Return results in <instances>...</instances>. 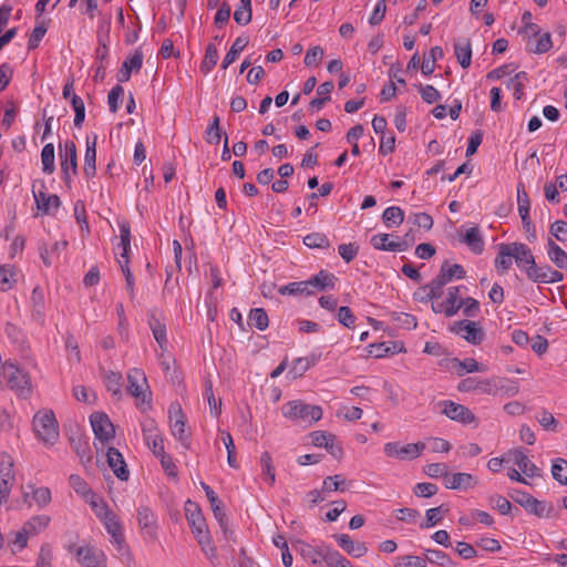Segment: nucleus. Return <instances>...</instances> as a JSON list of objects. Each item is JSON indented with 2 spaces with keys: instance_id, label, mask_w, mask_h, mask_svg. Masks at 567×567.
<instances>
[{
  "instance_id": "7c9ffc66",
  "label": "nucleus",
  "mask_w": 567,
  "mask_h": 567,
  "mask_svg": "<svg viewBox=\"0 0 567 567\" xmlns=\"http://www.w3.org/2000/svg\"><path fill=\"white\" fill-rule=\"evenodd\" d=\"M69 483L76 494L82 496L85 501L90 502L92 507L97 506V503L95 501V494L93 493L89 484L80 475L72 474L69 477Z\"/></svg>"
},
{
  "instance_id": "e2e57ef3",
  "label": "nucleus",
  "mask_w": 567,
  "mask_h": 567,
  "mask_svg": "<svg viewBox=\"0 0 567 567\" xmlns=\"http://www.w3.org/2000/svg\"><path fill=\"white\" fill-rule=\"evenodd\" d=\"M71 105L74 110V125L76 127H81L83 122H84V118H85V105H84V102L83 100L76 95V94H72V97H71Z\"/></svg>"
},
{
  "instance_id": "a878e982",
  "label": "nucleus",
  "mask_w": 567,
  "mask_h": 567,
  "mask_svg": "<svg viewBox=\"0 0 567 567\" xmlns=\"http://www.w3.org/2000/svg\"><path fill=\"white\" fill-rule=\"evenodd\" d=\"M96 142L97 135L86 137V148L84 155L83 171L87 178H91L96 173Z\"/></svg>"
},
{
  "instance_id": "79ce46f5",
  "label": "nucleus",
  "mask_w": 567,
  "mask_h": 567,
  "mask_svg": "<svg viewBox=\"0 0 567 567\" xmlns=\"http://www.w3.org/2000/svg\"><path fill=\"white\" fill-rule=\"evenodd\" d=\"M51 518L48 515H37L27 520L23 525L25 533L30 536H34L43 532L50 524Z\"/></svg>"
},
{
  "instance_id": "72a5a7b5",
  "label": "nucleus",
  "mask_w": 567,
  "mask_h": 567,
  "mask_svg": "<svg viewBox=\"0 0 567 567\" xmlns=\"http://www.w3.org/2000/svg\"><path fill=\"white\" fill-rule=\"evenodd\" d=\"M466 272L463 266L458 264L443 262L440 269V274L436 276L441 284L447 285L453 279H463Z\"/></svg>"
},
{
  "instance_id": "b1692460",
  "label": "nucleus",
  "mask_w": 567,
  "mask_h": 567,
  "mask_svg": "<svg viewBox=\"0 0 567 567\" xmlns=\"http://www.w3.org/2000/svg\"><path fill=\"white\" fill-rule=\"evenodd\" d=\"M477 484V480L470 473H454L447 472L444 481V486L450 489H468Z\"/></svg>"
},
{
  "instance_id": "680f3d73",
  "label": "nucleus",
  "mask_w": 567,
  "mask_h": 567,
  "mask_svg": "<svg viewBox=\"0 0 567 567\" xmlns=\"http://www.w3.org/2000/svg\"><path fill=\"white\" fill-rule=\"evenodd\" d=\"M220 435H221V442L224 443V445L227 450V462L230 467L237 468L238 463L235 457V444H234L233 436L230 435V433H228L226 431H221Z\"/></svg>"
},
{
  "instance_id": "c03bdc74",
  "label": "nucleus",
  "mask_w": 567,
  "mask_h": 567,
  "mask_svg": "<svg viewBox=\"0 0 567 567\" xmlns=\"http://www.w3.org/2000/svg\"><path fill=\"white\" fill-rule=\"evenodd\" d=\"M333 82L327 81L319 85L317 93L319 97L310 102V107L315 111H320L326 102L330 101V93L333 90Z\"/></svg>"
},
{
  "instance_id": "864d4df0",
  "label": "nucleus",
  "mask_w": 567,
  "mask_h": 567,
  "mask_svg": "<svg viewBox=\"0 0 567 567\" xmlns=\"http://www.w3.org/2000/svg\"><path fill=\"white\" fill-rule=\"evenodd\" d=\"M278 292L282 296H309L308 287L306 280L303 281H293L288 285L281 286L278 288Z\"/></svg>"
},
{
  "instance_id": "412c9836",
  "label": "nucleus",
  "mask_w": 567,
  "mask_h": 567,
  "mask_svg": "<svg viewBox=\"0 0 567 567\" xmlns=\"http://www.w3.org/2000/svg\"><path fill=\"white\" fill-rule=\"evenodd\" d=\"M457 389L461 392H477L481 394L493 395L492 378H466L458 383Z\"/></svg>"
},
{
  "instance_id": "a211bd4d",
  "label": "nucleus",
  "mask_w": 567,
  "mask_h": 567,
  "mask_svg": "<svg viewBox=\"0 0 567 567\" xmlns=\"http://www.w3.org/2000/svg\"><path fill=\"white\" fill-rule=\"evenodd\" d=\"M509 245L517 267L527 275L529 267L536 264L530 248L523 243H509Z\"/></svg>"
},
{
  "instance_id": "393cba45",
  "label": "nucleus",
  "mask_w": 567,
  "mask_h": 567,
  "mask_svg": "<svg viewBox=\"0 0 567 567\" xmlns=\"http://www.w3.org/2000/svg\"><path fill=\"white\" fill-rule=\"evenodd\" d=\"M334 538L338 543V545L350 556L354 558H360L364 556L368 551V547L364 543L354 542L349 535L347 534H338L334 535Z\"/></svg>"
},
{
  "instance_id": "37998d69",
  "label": "nucleus",
  "mask_w": 567,
  "mask_h": 567,
  "mask_svg": "<svg viewBox=\"0 0 567 567\" xmlns=\"http://www.w3.org/2000/svg\"><path fill=\"white\" fill-rule=\"evenodd\" d=\"M382 220L388 228L398 227L404 220V212L399 206H391L384 209Z\"/></svg>"
},
{
  "instance_id": "6e6d98bb",
  "label": "nucleus",
  "mask_w": 567,
  "mask_h": 567,
  "mask_svg": "<svg viewBox=\"0 0 567 567\" xmlns=\"http://www.w3.org/2000/svg\"><path fill=\"white\" fill-rule=\"evenodd\" d=\"M553 47L551 37L550 34L544 33L539 34L538 39L535 41V45L533 47V43L529 41L527 44V48L530 52L542 54L548 52Z\"/></svg>"
},
{
  "instance_id": "2eb2a0df",
  "label": "nucleus",
  "mask_w": 567,
  "mask_h": 567,
  "mask_svg": "<svg viewBox=\"0 0 567 567\" xmlns=\"http://www.w3.org/2000/svg\"><path fill=\"white\" fill-rule=\"evenodd\" d=\"M171 432L182 444H185L188 436L186 435L185 425L186 417L183 413L182 406L178 403H172L168 409Z\"/></svg>"
},
{
  "instance_id": "5701e85b",
  "label": "nucleus",
  "mask_w": 567,
  "mask_h": 567,
  "mask_svg": "<svg viewBox=\"0 0 567 567\" xmlns=\"http://www.w3.org/2000/svg\"><path fill=\"white\" fill-rule=\"evenodd\" d=\"M106 457L109 466L112 468L115 476L121 481H126L128 478L130 472L120 451L115 447H110L107 450Z\"/></svg>"
},
{
  "instance_id": "4d7b16f0",
  "label": "nucleus",
  "mask_w": 567,
  "mask_h": 567,
  "mask_svg": "<svg viewBox=\"0 0 567 567\" xmlns=\"http://www.w3.org/2000/svg\"><path fill=\"white\" fill-rule=\"evenodd\" d=\"M303 244L309 248L327 249L330 247L328 237L322 233H311L305 236Z\"/></svg>"
},
{
  "instance_id": "cd10ccee",
  "label": "nucleus",
  "mask_w": 567,
  "mask_h": 567,
  "mask_svg": "<svg viewBox=\"0 0 567 567\" xmlns=\"http://www.w3.org/2000/svg\"><path fill=\"white\" fill-rule=\"evenodd\" d=\"M493 395L503 394L507 398L515 396L519 391V383L517 380L507 378L493 377L492 378Z\"/></svg>"
},
{
  "instance_id": "f03ea898",
  "label": "nucleus",
  "mask_w": 567,
  "mask_h": 567,
  "mask_svg": "<svg viewBox=\"0 0 567 567\" xmlns=\"http://www.w3.org/2000/svg\"><path fill=\"white\" fill-rule=\"evenodd\" d=\"M1 374L6 379L8 386L19 396L27 398L31 393V377L16 362L8 360L1 363Z\"/></svg>"
},
{
  "instance_id": "4c0bfd02",
  "label": "nucleus",
  "mask_w": 567,
  "mask_h": 567,
  "mask_svg": "<svg viewBox=\"0 0 567 567\" xmlns=\"http://www.w3.org/2000/svg\"><path fill=\"white\" fill-rule=\"evenodd\" d=\"M512 259H514L511 245L509 244H499L498 252L494 260V265L496 270L503 275L508 271L512 267Z\"/></svg>"
},
{
  "instance_id": "4468645a",
  "label": "nucleus",
  "mask_w": 567,
  "mask_h": 567,
  "mask_svg": "<svg viewBox=\"0 0 567 567\" xmlns=\"http://www.w3.org/2000/svg\"><path fill=\"white\" fill-rule=\"evenodd\" d=\"M142 432L147 446L154 455L165 451L163 436L153 419H146L142 422Z\"/></svg>"
},
{
  "instance_id": "bb28decb",
  "label": "nucleus",
  "mask_w": 567,
  "mask_h": 567,
  "mask_svg": "<svg viewBox=\"0 0 567 567\" xmlns=\"http://www.w3.org/2000/svg\"><path fill=\"white\" fill-rule=\"evenodd\" d=\"M34 200L38 209L43 215H50L54 213L61 205V200L58 195L48 194L45 192H33Z\"/></svg>"
},
{
  "instance_id": "2f4dec72",
  "label": "nucleus",
  "mask_w": 567,
  "mask_h": 567,
  "mask_svg": "<svg viewBox=\"0 0 567 567\" xmlns=\"http://www.w3.org/2000/svg\"><path fill=\"white\" fill-rule=\"evenodd\" d=\"M148 326L152 330L153 337L158 343L162 350H166L167 348V329L166 324L157 318L154 313L148 316Z\"/></svg>"
},
{
  "instance_id": "774afa93",
  "label": "nucleus",
  "mask_w": 567,
  "mask_h": 567,
  "mask_svg": "<svg viewBox=\"0 0 567 567\" xmlns=\"http://www.w3.org/2000/svg\"><path fill=\"white\" fill-rule=\"evenodd\" d=\"M458 305H462L463 315L467 318L476 317L480 312V302L472 297L460 298Z\"/></svg>"
},
{
  "instance_id": "dca6fc26",
  "label": "nucleus",
  "mask_w": 567,
  "mask_h": 567,
  "mask_svg": "<svg viewBox=\"0 0 567 567\" xmlns=\"http://www.w3.org/2000/svg\"><path fill=\"white\" fill-rule=\"evenodd\" d=\"M507 462H513L526 477L540 475L539 468L528 458L520 449H512L506 453Z\"/></svg>"
},
{
  "instance_id": "7ed1b4c3",
  "label": "nucleus",
  "mask_w": 567,
  "mask_h": 567,
  "mask_svg": "<svg viewBox=\"0 0 567 567\" xmlns=\"http://www.w3.org/2000/svg\"><path fill=\"white\" fill-rule=\"evenodd\" d=\"M131 249V229L127 224L120 226V243L115 248V255L118 256V265L125 277L126 290L131 299L135 297V282L133 274L128 267V251Z\"/></svg>"
},
{
  "instance_id": "052dcab7",
  "label": "nucleus",
  "mask_w": 567,
  "mask_h": 567,
  "mask_svg": "<svg viewBox=\"0 0 567 567\" xmlns=\"http://www.w3.org/2000/svg\"><path fill=\"white\" fill-rule=\"evenodd\" d=\"M527 81V73L522 71L507 82V87L513 91L515 99L519 100L523 95L524 83Z\"/></svg>"
},
{
  "instance_id": "9b49d317",
  "label": "nucleus",
  "mask_w": 567,
  "mask_h": 567,
  "mask_svg": "<svg viewBox=\"0 0 567 567\" xmlns=\"http://www.w3.org/2000/svg\"><path fill=\"white\" fill-rule=\"evenodd\" d=\"M437 406L441 408V413L452 421L460 422L464 425L476 421L474 413L468 408L454 401H441L437 403Z\"/></svg>"
},
{
  "instance_id": "e433bc0d",
  "label": "nucleus",
  "mask_w": 567,
  "mask_h": 567,
  "mask_svg": "<svg viewBox=\"0 0 567 567\" xmlns=\"http://www.w3.org/2000/svg\"><path fill=\"white\" fill-rule=\"evenodd\" d=\"M462 241L476 255L482 254L484 250V239L477 226L466 229Z\"/></svg>"
},
{
  "instance_id": "69168bd1",
  "label": "nucleus",
  "mask_w": 567,
  "mask_h": 567,
  "mask_svg": "<svg viewBox=\"0 0 567 567\" xmlns=\"http://www.w3.org/2000/svg\"><path fill=\"white\" fill-rule=\"evenodd\" d=\"M344 483L346 481L341 475L327 476L322 482L323 492L327 494L337 491L343 492L346 489Z\"/></svg>"
},
{
  "instance_id": "49530a36",
  "label": "nucleus",
  "mask_w": 567,
  "mask_h": 567,
  "mask_svg": "<svg viewBox=\"0 0 567 567\" xmlns=\"http://www.w3.org/2000/svg\"><path fill=\"white\" fill-rule=\"evenodd\" d=\"M261 475L262 478L272 486L276 482L275 467L272 464V457L268 452H264L260 456Z\"/></svg>"
},
{
  "instance_id": "ea45409f",
  "label": "nucleus",
  "mask_w": 567,
  "mask_h": 567,
  "mask_svg": "<svg viewBox=\"0 0 567 567\" xmlns=\"http://www.w3.org/2000/svg\"><path fill=\"white\" fill-rule=\"evenodd\" d=\"M299 553L305 560L312 565H318L324 561L326 547H315L306 543H300Z\"/></svg>"
},
{
  "instance_id": "423d86ee",
  "label": "nucleus",
  "mask_w": 567,
  "mask_h": 567,
  "mask_svg": "<svg viewBox=\"0 0 567 567\" xmlns=\"http://www.w3.org/2000/svg\"><path fill=\"white\" fill-rule=\"evenodd\" d=\"M425 449V443H409L401 445L399 442H388L383 446V451L388 457L398 458L400 461H412L417 458Z\"/></svg>"
},
{
  "instance_id": "3c124183",
  "label": "nucleus",
  "mask_w": 567,
  "mask_h": 567,
  "mask_svg": "<svg viewBox=\"0 0 567 567\" xmlns=\"http://www.w3.org/2000/svg\"><path fill=\"white\" fill-rule=\"evenodd\" d=\"M251 0H240V6L234 12V20L240 25H247L251 21Z\"/></svg>"
},
{
  "instance_id": "f704fd0d",
  "label": "nucleus",
  "mask_w": 567,
  "mask_h": 567,
  "mask_svg": "<svg viewBox=\"0 0 567 567\" xmlns=\"http://www.w3.org/2000/svg\"><path fill=\"white\" fill-rule=\"evenodd\" d=\"M318 360L319 357L315 354L295 359L288 371V375L292 379L302 377L311 367L318 362Z\"/></svg>"
},
{
  "instance_id": "4be33fe9",
  "label": "nucleus",
  "mask_w": 567,
  "mask_h": 567,
  "mask_svg": "<svg viewBox=\"0 0 567 567\" xmlns=\"http://www.w3.org/2000/svg\"><path fill=\"white\" fill-rule=\"evenodd\" d=\"M371 245L378 250L404 251L408 244L403 240H393L389 234H378L371 237Z\"/></svg>"
},
{
  "instance_id": "f257e3e1",
  "label": "nucleus",
  "mask_w": 567,
  "mask_h": 567,
  "mask_svg": "<svg viewBox=\"0 0 567 567\" xmlns=\"http://www.w3.org/2000/svg\"><path fill=\"white\" fill-rule=\"evenodd\" d=\"M282 415L293 422L311 425L322 417L319 405L308 404L301 400H292L281 406Z\"/></svg>"
},
{
  "instance_id": "9d476101",
  "label": "nucleus",
  "mask_w": 567,
  "mask_h": 567,
  "mask_svg": "<svg viewBox=\"0 0 567 567\" xmlns=\"http://www.w3.org/2000/svg\"><path fill=\"white\" fill-rule=\"evenodd\" d=\"M60 159L63 179L69 184L78 172L76 146L73 141H65L63 147L60 145Z\"/></svg>"
},
{
  "instance_id": "6e6552de",
  "label": "nucleus",
  "mask_w": 567,
  "mask_h": 567,
  "mask_svg": "<svg viewBox=\"0 0 567 567\" xmlns=\"http://www.w3.org/2000/svg\"><path fill=\"white\" fill-rule=\"evenodd\" d=\"M148 384L145 373L137 368L131 369L127 372V391L133 395L141 404H151V400H147Z\"/></svg>"
},
{
  "instance_id": "13d9d810",
  "label": "nucleus",
  "mask_w": 567,
  "mask_h": 567,
  "mask_svg": "<svg viewBox=\"0 0 567 567\" xmlns=\"http://www.w3.org/2000/svg\"><path fill=\"white\" fill-rule=\"evenodd\" d=\"M427 559L421 556L404 555L396 558L394 567H426Z\"/></svg>"
},
{
  "instance_id": "c9c22d12",
  "label": "nucleus",
  "mask_w": 567,
  "mask_h": 567,
  "mask_svg": "<svg viewBox=\"0 0 567 567\" xmlns=\"http://www.w3.org/2000/svg\"><path fill=\"white\" fill-rule=\"evenodd\" d=\"M546 250L549 260L559 269H567V252L551 238L547 239Z\"/></svg>"
},
{
  "instance_id": "c85d7f7f",
  "label": "nucleus",
  "mask_w": 567,
  "mask_h": 567,
  "mask_svg": "<svg viewBox=\"0 0 567 567\" xmlns=\"http://www.w3.org/2000/svg\"><path fill=\"white\" fill-rule=\"evenodd\" d=\"M102 509H104V517H103L104 526H105L107 533L111 534L114 543L118 547H121L124 542L123 535L121 532V524H120L116 515L113 512H111L106 505H103Z\"/></svg>"
},
{
  "instance_id": "f8f14e48",
  "label": "nucleus",
  "mask_w": 567,
  "mask_h": 567,
  "mask_svg": "<svg viewBox=\"0 0 567 567\" xmlns=\"http://www.w3.org/2000/svg\"><path fill=\"white\" fill-rule=\"evenodd\" d=\"M462 289L466 288L464 286H453L447 288L445 300L441 302H433L432 310L435 313H444L447 318L455 316L462 308V305H458Z\"/></svg>"
},
{
  "instance_id": "0e129e2a",
  "label": "nucleus",
  "mask_w": 567,
  "mask_h": 567,
  "mask_svg": "<svg viewBox=\"0 0 567 567\" xmlns=\"http://www.w3.org/2000/svg\"><path fill=\"white\" fill-rule=\"evenodd\" d=\"M553 477L563 485H567V461L557 458L551 466Z\"/></svg>"
},
{
  "instance_id": "aec40b11",
  "label": "nucleus",
  "mask_w": 567,
  "mask_h": 567,
  "mask_svg": "<svg viewBox=\"0 0 567 567\" xmlns=\"http://www.w3.org/2000/svg\"><path fill=\"white\" fill-rule=\"evenodd\" d=\"M138 526L143 535L155 537L157 530V518L154 512L146 506H141L137 509Z\"/></svg>"
},
{
  "instance_id": "603ef678",
  "label": "nucleus",
  "mask_w": 567,
  "mask_h": 567,
  "mask_svg": "<svg viewBox=\"0 0 567 567\" xmlns=\"http://www.w3.org/2000/svg\"><path fill=\"white\" fill-rule=\"evenodd\" d=\"M42 169L45 174H52L54 172V145L48 143L43 146L41 152Z\"/></svg>"
},
{
  "instance_id": "1a4fd4ad",
  "label": "nucleus",
  "mask_w": 567,
  "mask_h": 567,
  "mask_svg": "<svg viewBox=\"0 0 567 567\" xmlns=\"http://www.w3.org/2000/svg\"><path fill=\"white\" fill-rule=\"evenodd\" d=\"M14 482L13 460L7 454H0V505L7 503Z\"/></svg>"
},
{
  "instance_id": "f3484780",
  "label": "nucleus",
  "mask_w": 567,
  "mask_h": 567,
  "mask_svg": "<svg viewBox=\"0 0 567 567\" xmlns=\"http://www.w3.org/2000/svg\"><path fill=\"white\" fill-rule=\"evenodd\" d=\"M95 436L101 441H110L114 437V425L105 413L95 412L90 416Z\"/></svg>"
},
{
  "instance_id": "0eeeda50",
  "label": "nucleus",
  "mask_w": 567,
  "mask_h": 567,
  "mask_svg": "<svg viewBox=\"0 0 567 567\" xmlns=\"http://www.w3.org/2000/svg\"><path fill=\"white\" fill-rule=\"evenodd\" d=\"M185 513L187 522L197 542L203 543V539L207 542V535H209V532L198 505L192 501H187L185 504Z\"/></svg>"
},
{
  "instance_id": "5fc2aeb1",
  "label": "nucleus",
  "mask_w": 567,
  "mask_h": 567,
  "mask_svg": "<svg viewBox=\"0 0 567 567\" xmlns=\"http://www.w3.org/2000/svg\"><path fill=\"white\" fill-rule=\"evenodd\" d=\"M103 381L107 391L112 392V394L118 395L121 393L122 374L120 372L106 371Z\"/></svg>"
},
{
  "instance_id": "6ab92c4d",
  "label": "nucleus",
  "mask_w": 567,
  "mask_h": 567,
  "mask_svg": "<svg viewBox=\"0 0 567 567\" xmlns=\"http://www.w3.org/2000/svg\"><path fill=\"white\" fill-rule=\"evenodd\" d=\"M337 280L338 279L333 274L320 270L317 275L306 280L309 295H312L316 291L333 289Z\"/></svg>"
},
{
  "instance_id": "ddd939ff",
  "label": "nucleus",
  "mask_w": 567,
  "mask_h": 567,
  "mask_svg": "<svg viewBox=\"0 0 567 567\" xmlns=\"http://www.w3.org/2000/svg\"><path fill=\"white\" fill-rule=\"evenodd\" d=\"M451 331L465 339L468 343L480 344L484 339V330L478 322L460 320L453 323Z\"/></svg>"
},
{
  "instance_id": "20e7f679",
  "label": "nucleus",
  "mask_w": 567,
  "mask_h": 567,
  "mask_svg": "<svg viewBox=\"0 0 567 567\" xmlns=\"http://www.w3.org/2000/svg\"><path fill=\"white\" fill-rule=\"evenodd\" d=\"M33 430L37 437L45 445L52 446L59 439L58 421L53 411H39L33 416Z\"/></svg>"
},
{
  "instance_id": "8fccbe9b",
  "label": "nucleus",
  "mask_w": 567,
  "mask_h": 567,
  "mask_svg": "<svg viewBox=\"0 0 567 567\" xmlns=\"http://www.w3.org/2000/svg\"><path fill=\"white\" fill-rule=\"evenodd\" d=\"M324 563L328 567H353L338 550L326 547Z\"/></svg>"
},
{
  "instance_id": "39448f33",
  "label": "nucleus",
  "mask_w": 567,
  "mask_h": 567,
  "mask_svg": "<svg viewBox=\"0 0 567 567\" xmlns=\"http://www.w3.org/2000/svg\"><path fill=\"white\" fill-rule=\"evenodd\" d=\"M81 567H106V557L103 550L91 545L69 546Z\"/></svg>"
},
{
  "instance_id": "338daca9",
  "label": "nucleus",
  "mask_w": 567,
  "mask_h": 567,
  "mask_svg": "<svg viewBox=\"0 0 567 567\" xmlns=\"http://www.w3.org/2000/svg\"><path fill=\"white\" fill-rule=\"evenodd\" d=\"M219 116L215 115L212 120V123L209 124V126L207 127V131H206V141L209 143V144H215L217 145L219 142H220V138H221V130L219 127Z\"/></svg>"
},
{
  "instance_id": "de8ad7c7",
  "label": "nucleus",
  "mask_w": 567,
  "mask_h": 567,
  "mask_svg": "<svg viewBox=\"0 0 567 567\" xmlns=\"http://www.w3.org/2000/svg\"><path fill=\"white\" fill-rule=\"evenodd\" d=\"M202 487L205 491V494L209 501L212 511L217 520H221L223 516L226 515L223 503L218 499L216 493L205 483H202Z\"/></svg>"
},
{
  "instance_id": "09e8293b",
  "label": "nucleus",
  "mask_w": 567,
  "mask_h": 567,
  "mask_svg": "<svg viewBox=\"0 0 567 567\" xmlns=\"http://www.w3.org/2000/svg\"><path fill=\"white\" fill-rule=\"evenodd\" d=\"M248 323L251 327L257 328L260 331H264L268 328L269 319L266 311L262 308L251 309L248 315Z\"/></svg>"
},
{
  "instance_id": "c756f323",
  "label": "nucleus",
  "mask_w": 567,
  "mask_h": 567,
  "mask_svg": "<svg viewBox=\"0 0 567 567\" xmlns=\"http://www.w3.org/2000/svg\"><path fill=\"white\" fill-rule=\"evenodd\" d=\"M143 64V54L141 51L136 50L135 53L127 58L122 68L117 73L118 82H127L131 79L132 71L138 72Z\"/></svg>"
},
{
  "instance_id": "473e14b6",
  "label": "nucleus",
  "mask_w": 567,
  "mask_h": 567,
  "mask_svg": "<svg viewBox=\"0 0 567 567\" xmlns=\"http://www.w3.org/2000/svg\"><path fill=\"white\" fill-rule=\"evenodd\" d=\"M109 48L105 43H100L95 51V72L94 81H103L106 74Z\"/></svg>"
},
{
  "instance_id": "a19ab883",
  "label": "nucleus",
  "mask_w": 567,
  "mask_h": 567,
  "mask_svg": "<svg viewBox=\"0 0 567 567\" xmlns=\"http://www.w3.org/2000/svg\"><path fill=\"white\" fill-rule=\"evenodd\" d=\"M249 38L246 35L238 37L230 50L225 55L223 62H221V69L226 70L231 63H234L237 59V56L240 54V52L248 45Z\"/></svg>"
},
{
  "instance_id": "a18cd8bd",
  "label": "nucleus",
  "mask_w": 567,
  "mask_h": 567,
  "mask_svg": "<svg viewBox=\"0 0 567 567\" xmlns=\"http://www.w3.org/2000/svg\"><path fill=\"white\" fill-rule=\"evenodd\" d=\"M218 58L219 55L216 45L214 43H209L205 50V55L200 64V71L204 74H208L216 66Z\"/></svg>"
},
{
  "instance_id": "58836bf2",
  "label": "nucleus",
  "mask_w": 567,
  "mask_h": 567,
  "mask_svg": "<svg viewBox=\"0 0 567 567\" xmlns=\"http://www.w3.org/2000/svg\"><path fill=\"white\" fill-rule=\"evenodd\" d=\"M454 52L457 62L463 69H467L472 62V48L468 39H458L454 43Z\"/></svg>"
},
{
  "instance_id": "bf43d9fd",
  "label": "nucleus",
  "mask_w": 567,
  "mask_h": 567,
  "mask_svg": "<svg viewBox=\"0 0 567 567\" xmlns=\"http://www.w3.org/2000/svg\"><path fill=\"white\" fill-rule=\"evenodd\" d=\"M525 509L537 517H547L550 514L551 506L533 497Z\"/></svg>"
}]
</instances>
